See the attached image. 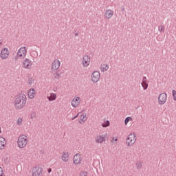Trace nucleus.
Returning a JSON list of instances; mask_svg holds the SVG:
<instances>
[{"instance_id": "c85d7f7f", "label": "nucleus", "mask_w": 176, "mask_h": 176, "mask_svg": "<svg viewBox=\"0 0 176 176\" xmlns=\"http://www.w3.org/2000/svg\"><path fill=\"white\" fill-rule=\"evenodd\" d=\"M79 176H87V172H86V171H81L80 173Z\"/></svg>"}, {"instance_id": "0eeeda50", "label": "nucleus", "mask_w": 176, "mask_h": 176, "mask_svg": "<svg viewBox=\"0 0 176 176\" xmlns=\"http://www.w3.org/2000/svg\"><path fill=\"white\" fill-rule=\"evenodd\" d=\"M27 52H28L27 47H20L17 52L16 57H18V58H25Z\"/></svg>"}, {"instance_id": "dca6fc26", "label": "nucleus", "mask_w": 176, "mask_h": 176, "mask_svg": "<svg viewBox=\"0 0 176 176\" xmlns=\"http://www.w3.org/2000/svg\"><path fill=\"white\" fill-rule=\"evenodd\" d=\"M60 65H61V63L58 59L54 60L52 63V71L56 72V71L60 68Z\"/></svg>"}, {"instance_id": "a878e982", "label": "nucleus", "mask_w": 176, "mask_h": 176, "mask_svg": "<svg viewBox=\"0 0 176 176\" xmlns=\"http://www.w3.org/2000/svg\"><path fill=\"white\" fill-rule=\"evenodd\" d=\"M35 83V80L32 78H30L28 80V84L30 85V86L34 85Z\"/></svg>"}, {"instance_id": "473e14b6", "label": "nucleus", "mask_w": 176, "mask_h": 176, "mask_svg": "<svg viewBox=\"0 0 176 176\" xmlns=\"http://www.w3.org/2000/svg\"><path fill=\"white\" fill-rule=\"evenodd\" d=\"M34 118H35V113H33L30 115V118L34 119Z\"/></svg>"}, {"instance_id": "5701e85b", "label": "nucleus", "mask_w": 176, "mask_h": 176, "mask_svg": "<svg viewBox=\"0 0 176 176\" xmlns=\"http://www.w3.org/2000/svg\"><path fill=\"white\" fill-rule=\"evenodd\" d=\"M16 124L18 126H22L23 125V118H17Z\"/></svg>"}, {"instance_id": "393cba45", "label": "nucleus", "mask_w": 176, "mask_h": 176, "mask_svg": "<svg viewBox=\"0 0 176 176\" xmlns=\"http://www.w3.org/2000/svg\"><path fill=\"white\" fill-rule=\"evenodd\" d=\"M129 122H133V118L131 117H127L124 120V124L125 126H127V124Z\"/></svg>"}, {"instance_id": "cd10ccee", "label": "nucleus", "mask_w": 176, "mask_h": 176, "mask_svg": "<svg viewBox=\"0 0 176 176\" xmlns=\"http://www.w3.org/2000/svg\"><path fill=\"white\" fill-rule=\"evenodd\" d=\"M136 166L138 167V168H141L142 167V162H138L136 164Z\"/></svg>"}, {"instance_id": "bb28decb", "label": "nucleus", "mask_w": 176, "mask_h": 176, "mask_svg": "<svg viewBox=\"0 0 176 176\" xmlns=\"http://www.w3.org/2000/svg\"><path fill=\"white\" fill-rule=\"evenodd\" d=\"M172 94H173L174 101H176V91L173 89L172 91Z\"/></svg>"}, {"instance_id": "6ab92c4d", "label": "nucleus", "mask_w": 176, "mask_h": 176, "mask_svg": "<svg viewBox=\"0 0 176 176\" xmlns=\"http://www.w3.org/2000/svg\"><path fill=\"white\" fill-rule=\"evenodd\" d=\"M100 69L101 72H107L109 69V65L105 63H103L100 66Z\"/></svg>"}, {"instance_id": "7ed1b4c3", "label": "nucleus", "mask_w": 176, "mask_h": 176, "mask_svg": "<svg viewBox=\"0 0 176 176\" xmlns=\"http://www.w3.org/2000/svg\"><path fill=\"white\" fill-rule=\"evenodd\" d=\"M137 141V135L135 133L133 132L128 135L126 139V146H133Z\"/></svg>"}, {"instance_id": "f704fd0d", "label": "nucleus", "mask_w": 176, "mask_h": 176, "mask_svg": "<svg viewBox=\"0 0 176 176\" xmlns=\"http://www.w3.org/2000/svg\"><path fill=\"white\" fill-rule=\"evenodd\" d=\"M47 173H48L49 174H50V173H52V168H49L47 169Z\"/></svg>"}, {"instance_id": "2eb2a0df", "label": "nucleus", "mask_w": 176, "mask_h": 176, "mask_svg": "<svg viewBox=\"0 0 176 176\" xmlns=\"http://www.w3.org/2000/svg\"><path fill=\"white\" fill-rule=\"evenodd\" d=\"M9 49L8 48H3L1 51L0 57L1 60H6L9 57Z\"/></svg>"}, {"instance_id": "c9c22d12", "label": "nucleus", "mask_w": 176, "mask_h": 176, "mask_svg": "<svg viewBox=\"0 0 176 176\" xmlns=\"http://www.w3.org/2000/svg\"><path fill=\"white\" fill-rule=\"evenodd\" d=\"M0 134H2V129L0 127Z\"/></svg>"}, {"instance_id": "9d476101", "label": "nucleus", "mask_w": 176, "mask_h": 176, "mask_svg": "<svg viewBox=\"0 0 176 176\" xmlns=\"http://www.w3.org/2000/svg\"><path fill=\"white\" fill-rule=\"evenodd\" d=\"M22 65L25 69H31L34 65V62L29 58H25L22 63Z\"/></svg>"}, {"instance_id": "72a5a7b5", "label": "nucleus", "mask_w": 176, "mask_h": 176, "mask_svg": "<svg viewBox=\"0 0 176 176\" xmlns=\"http://www.w3.org/2000/svg\"><path fill=\"white\" fill-rule=\"evenodd\" d=\"M55 78H60V74H58V73H56Z\"/></svg>"}, {"instance_id": "4be33fe9", "label": "nucleus", "mask_w": 176, "mask_h": 176, "mask_svg": "<svg viewBox=\"0 0 176 176\" xmlns=\"http://www.w3.org/2000/svg\"><path fill=\"white\" fill-rule=\"evenodd\" d=\"M142 87H143L144 90H146V89H148V80H146V77H144L142 79Z\"/></svg>"}, {"instance_id": "f8f14e48", "label": "nucleus", "mask_w": 176, "mask_h": 176, "mask_svg": "<svg viewBox=\"0 0 176 176\" xmlns=\"http://www.w3.org/2000/svg\"><path fill=\"white\" fill-rule=\"evenodd\" d=\"M166 101H167V94H160L158 97V104L160 105H164V104H166Z\"/></svg>"}, {"instance_id": "e433bc0d", "label": "nucleus", "mask_w": 176, "mask_h": 176, "mask_svg": "<svg viewBox=\"0 0 176 176\" xmlns=\"http://www.w3.org/2000/svg\"><path fill=\"white\" fill-rule=\"evenodd\" d=\"M54 91H57V88H55V89H54Z\"/></svg>"}, {"instance_id": "9b49d317", "label": "nucleus", "mask_w": 176, "mask_h": 176, "mask_svg": "<svg viewBox=\"0 0 176 176\" xmlns=\"http://www.w3.org/2000/svg\"><path fill=\"white\" fill-rule=\"evenodd\" d=\"M100 78H101V74L98 71H94L91 76V80L93 83H98L100 80Z\"/></svg>"}, {"instance_id": "6e6552de", "label": "nucleus", "mask_w": 176, "mask_h": 176, "mask_svg": "<svg viewBox=\"0 0 176 176\" xmlns=\"http://www.w3.org/2000/svg\"><path fill=\"white\" fill-rule=\"evenodd\" d=\"M70 156L71 153H69V151L65 150L60 155V159L63 163H68V162H69Z\"/></svg>"}, {"instance_id": "aec40b11", "label": "nucleus", "mask_w": 176, "mask_h": 176, "mask_svg": "<svg viewBox=\"0 0 176 176\" xmlns=\"http://www.w3.org/2000/svg\"><path fill=\"white\" fill-rule=\"evenodd\" d=\"M48 101H56L57 98V94L55 93H51L50 94V96L47 97Z\"/></svg>"}, {"instance_id": "2f4dec72", "label": "nucleus", "mask_w": 176, "mask_h": 176, "mask_svg": "<svg viewBox=\"0 0 176 176\" xmlns=\"http://www.w3.org/2000/svg\"><path fill=\"white\" fill-rule=\"evenodd\" d=\"M112 142H118V137L113 138Z\"/></svg>"}, {"instance_id": "4468645a", "label": "nucleus", "mask_w": 176, "mask_h": 176, "mask_svg": "<svg viewBox=\"0 0 176 176\" xmlns=\"http://www.w3.org/2000/svg\"><path fill=\"white\" fill-rule=\"evenodd\" d=\"M106 137L107 135H98L95 138L96 144H103V142H105V141H107Z\"/></svg>"}, {"instance_id": "1a4fd4ad", "label": "nucleus", "mask_w": 176, "mask_h": 176, "mask_svg": "<svg viewBox=\"0 0 176 176\" xmlns=\"http://www.w3.org/2000/svg\"><path fill=\"white\" fill-rule=\"evenodd\" d=\"M82 162H83V157H82V155L79 153L75 154L73 157V164L75 166H79V164H82Z\"/></svg>"}, {"instance_id": "ddd939ff", "label": "nucleus", "mask_w": 176, "mask_h": 176, "mask_svg": "<svg viewBox=\"0 0 176 176\" xmlns=\"http://www.w3.org/2000/svg\"><path fill=\"white\" fill-rule=\"evenodd\" d=\"M78 116H80L79 123H85L87 120V114L86 113H78L73 119H76Z\"/></svg>"}, {"instance_id": "f3484780", "label": "nucleus", "mask_w": 176, "mask_h": 176, "mask_svg": "<svg viewBox=\"0 0 176 176\" xmlns=\"http://www.w3.org/2000/svg\"><path fill=\"white\" fill-rule=\"evenodd\" d=\"M71 104L73 108H78V107H79V104H80V97L79 96L74 97L72 100Z\"/></svg>"}, {"instance_id": "39448f33", "label": "nucleus", "mask_w": 176, "mask_h": 176, "mask_svg": "<svg viewBox=\"0 0 176 176\" xmlns=\"http://www.w3.org/2000/svg\"><path fill=\"white\" fill-rule=\"evenodd\" d=\"M103 17L106 19V20H111L113 17V14H115V12L111 8H106L103 11Z\"/></svg>"}, {"instance_id": "7c9ffc66", "label": "nucleus", "mask_w": 176, "mask_h": 176, "mask_svg": "<svg viewBox=\"0 0 176 176\" xmlns=\"http://www.w3.org/2000/svg\"><path fill=\"white\" fill-rule=\"evenodd\" d=\"M159 31H160V32H164V27H161V28H159Z\"/></svg>"}, {"instance_id": "412c9836", "label": "nucleus", "mask_w": 176, "mask_h": 176, "mask_svg": "<svg viewBox=\"0 0 176 176\" xmlns=\"http://www.w3.org/2000/svg\"><path fill=\"white\" fill-rule=\"evenodd\" d=\"M6 145V140L3 137H0V149H4Z\"/></svg>"}, {"instance_id": "c756f323", "label": "nucleus", "mask_w": 176, "mask_h": 176, "mask_svg": "<svg viewBox=\"0 0 176 176\" xmlns=\"http://www.w3.org/2000/svg\"><path fill=\"white\" fill-rule=\"evenodd\" d=\"M0 176H5V173H3V168L0 167Z\"/></svg>"}, {"instance_id": "f03ea898", "label": "nucleus", "mask_w": 176, "mask_h": 176, "mask_svg": "<svg viewBox=\"0 0 176 176\" xmlns=\"http://www.w3.org/2000/svg\"><path fill=\"white\" fill-rule=\"evenodd\" d=\"M16 144L19 149L27 148V146L28 145V136L24 134L19 135Z\"/></svg>"}, {"instance_id": "f257e3e1", "label": "nucleus", "mask_w": 176, "mask_h": 176, "mask_svg": "<svg viewBox=\"0 0 176 176\" xmlns=\"http://www.w3.org/2000/svg\"><path fill=\"white\" fill-rule=\"evenodd\" d=\"M27 104V96L25 94L21 93L15 97L14 107L16 109H23Z\"/></svg>"}, {"instance_id": "b1692460", "label": "nucleus", "mask_w": 176, "mask_h": 176, "mask_svg": "<svg viewBox=\"0 0 176 176\" xmlns=\"http://www.w3.org/2000/svg\"><path fill=\"white\" fill-rule=\"evenodd\" d=\"M109 124H111V122H109V120L104 121L102 124V127H109Z\"/></svg>"}, {"instance_id": "a211bd4d", "label": "nucleus", "mask_w": 176, "mask_h": 176, "mask_svg": "<svg viewBox=\"0 0 176 176\" xmlns=\"http://www.w3.org/2000/svg\"><path fill=\"white\" fill-rule=\"evenodd\" d=\"M28 98H30V100L35 98V96H36V91L35 90V89H30L28 91Z\"/></svg>"}, {"instance_id": "20e7f679", "label": "nucleus", "mask_w": 176, "mask_h": 176, "mask_svg": "<svg viewBox=\"0 0 176 176\" xmlns=\"http://www.w3.org/2000/svg\"><path fill=\"white\" fill-rule=\"evenodd\" d=\"M43 175V168L39 165L34 166L32 169V176Z\"/></svg>"}, {"instance_id": "423d86ee", "label": "nucleus", "mask_w": 176, "mask_h": 176, "mask_svg": "<svg viewBox=\"0 0 176 176\" xmlns=\"http://www.w3.org/2000/svg\"><path fill=\"white\" fill-rule=\"evenodd\" d=\"M91 63V59L90 56L89 55H84L81 59V65H82L83 68H87V67H90V64Z\"/></svg>"}]
</instances>
